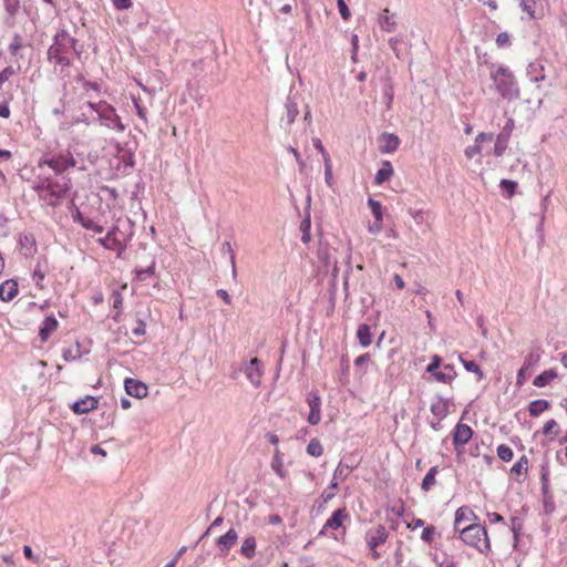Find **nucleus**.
Listing matches in <instances>:
<instances>
[{
	"label": "nucleus",
	"mask_w": 567,
	"mask_h": 567,
	"mask_svg": "<svg viewBox=\"0 0 567 567\" xmlns=\"http://www.w3.org/2000/svg\"><path fill=\"white\" fill-rule=\"evenodd\" d=\"M368 205L371 208V212H372V214L374 216V219L382 220L383 213H382V205H381V203L375 200V199H373V198H369L368 199Z\"/></svg>",
	"instance_id": "47"
},
{
	"label": "nucleus",
	"mask_w": 567,
	"mask_h": 567,
	"mask_svg": "<svg viewBox=\"0 0 567 567\" xmlns=\"http://www.w3.org/2000/svg\"><path fill=\"white\" fill-rule=\"evenodd\" d=\"M220 250L223 254L229 255L230 265H231V274H233V277L236 278V276H237L236 259H235V252L231 248L230 243L229 241L223 243Z\"/></svg>",
	"instance_id": "37"
},
{
	"label": "nucleus",
	"mask_w": 567,
	"mask_h": 567,
	"mask_svg": "<svg viewBox=\"0 0 567 567\" xmlns=\"http://www.w3.org/2000/svg\"><path fill=\"white\" fill-rule=\"evenodd\" d=\"M109 231L120 241V247H122V250L125 252L134 236V223L130 218L118 219Z\"/></svg>",
	"instance_id": "8"
},
{
	"label": "nucleus",
	"mask_w": 567,
	"mask_h": 567,
	"mask_svg": "<svg viewBox=\"0 0 567 567\" xmlns=\"http://www.w3.org/2000/svg\"><path fill=\"white\" fill-rule=\"evenodd\" d=\"M124 388L128 395L136 399H143L148 393V389L144 382L132 378L125 380Z\"/></svg>",
	"instance_id": "16"
},
{
	"label": "nucleus",
	"mask_w": 567,
	"mask_h": 567,
	"mask_svg": "<svg viewBox=\"0 0 567 567\" xmlns=\"http://www.w3.org/2000/svg\"><path fill=\"white\" fill-rule=\"evenodd\" d=\"M393 86L391 84L390 79L385 80L384 86H383V102L386 106V109H391L392 102H393Z\"/></svg>",
	"instance_id": "39"
},
{
	"label": "nucleus",
	"mask_w": 567,
	"mask_h": 567,
	"mask_svg": "<svg viewBox=\"0 0 567 567\" xmlns=\"http://www.w3.org/2000/svg\"><path fill=\"white\" fill-rule=\"evenodd\" d=\"M473 436V430L464 423H457L453 430L452 440L457 453Z\"/></svg>",
	"instance_id": "12"
},
{
	"label": "nucleus",
	"mask_w": 567,
	"mask_h": 567,
	"mask_svg": "<svg viewBox=\"0 0 567 567\" xmlns=\"http://www.w3.org/2000/svg\"><path fill=\"white\" fill-rule=\"evenodd\" d=\"M557 378V372L554 369H549L544 371L543 373L538 374L534 381L533 384L537 388H543L549 384V382Z\"/></svg>",
	"instance_id": "33"
},
{
	"label": "nucleus",
	"mask_w": 567,
	"mask_h": 567,
	"mask_svg": "<svg viewBox=\"0 0 567 567\" xmlns=\"http://www.w3.org/2000/svg\"><path fill=\"white\" fill-rule=\"evenodd\" d=\"M307 452H308V454H310L311 456H316V457H318V456L322 455V453H323V447H322V445H321L320 441H319V440H317V439H312V440L309 442L308 446H307Z\"/></svg>",
	"instance_id": "40"
},
{
	"label": "nucleus",
	"mask_w": 567,
	"mask_h": 567,
	"mask_svg": "<svg viewBox=\"0 0 567 567\" xmlns=\"http://www.w3.org/2000/svg\"><path fill=\"white\" fill-rule=\"evenodd\" d=\"M112 299H113V308L115 310H122V308H123V297H122L121 292H118L116 290L113 291Z\"/></svg>",
	"instance_id": "61"
},
{
	"label": "nucleus",
	"mask_w": 567,
	"mask_h": 567,
	"mask_svg": "<svg viewBox=\"0 0 567 567\" xmlns=\"http://www.w3.org/2000/svg\"><path fill=\"white\" fill-rule=\"evenodd\" d=\"M146 332V324L143 320L141 319H137L136 320V326L133 328L132 330V333L135 336V337H143Z\"/></svg>",
	"instance_id": "58"
},
{
	"label": "nucleus",
	"mask_w": 567,
	"mask_h": 567,
	"mask_svg": "<svg viewBox=\"0 0 567 567\" xmlns=\"http://www.w3.org/2000/svg\"><path fill=\"white\" fill-rule=\"evenodd\" d=\"M76 164L73 154L69 151H61L52 156H45L41 158L39 165H48L58 175L63 174L70 167H74Z\"/></svg>",
	"instance_id": "5"
},
{
	"label": "nucleus",
	"mask_w": 567,
	"mask_h": 567,
	"mask_svg": "<svg viewBox=\"0 0 567 567\" xmlns=\"http://www.w3.org/2000/svg\"><path fill=\"white\" fill-rule=\"evenodd\" d=\"M348 517L349 516L344 508L336 509L332 513V515L330 516V518H328L327 522L324 523L323 528L320 532V534H324L326 530L329 528H331V529L339 528L342 525L343 520Z\"/></svg>",
	"instance_id": "19"
},
{
	"label": "nucleus",
	"mask_w": 567,
	"mask_h": 567,
	"mask_svg": "<svg viewBox=\"0 0 567 567\" xmlns=\"http://www.w3.org/2000/svg\"><path fill=\"white\" fill-rule=\"evenodd\" d=\"M553 433L556 436L559 433V429H558L557 422L555 420H549L545 423V425L543 427V434L550 435Z\"/></svg>",
	"instance_id": "54"
},
{
	"label": "nucleus",
	"mask_w": 567,
	"mask_h": 567,
	"mask_svg": "<svg viewBox=\"0 0 567 567\" xmlns=\"http://www.w3.org/2000/svg\"><path fill=\"white\" fill-rule=\"evenodd\" d=\"M82 53L83 44H80L75 37L62 29L53 37V43L49 47L47 56L49 62L69 68L72 64L71 56L80 58Z\"/></svg>",
	"instance_id": "1"
},
{
	"label": "nucleus",
	"mask_w": 567,
	"mask_h": 567,
	"mask_svg": "<svg viewBox=\"0 0 567 567\" xmlns=\"http://www.w3.org/2000/svg\"><path fill=\"white\" fill-rule=\"evenodd\" d=\"M548 482H549V470L547 466H542V485H543V493L545 495L548 493Z\"/></svg>",
	"instance_id": "59"
},
{
	"label": "nucleus",
	"mask_w": 567,
	"mask_h": 567,
	"mask_svg": "<svg viewBox=\"0 0 567 567\" xmlns=\"http://www.w3.org/2000/svg\"><path fill=\"white\" fill-rule=\"evenodd\" d=\"M550 408V403L547 400L544 399H537L529 403L528 405V412L530 416H538L544 411L548 410Z\"/></svg>",
	"instance_id": "28"
},
{
	"label": "nucleus",
	"mask_w": 567,
	"mask_h": 567,
	"mask_svg": "<svg viewBox=\"0 0 567 567\" xmlns=\"http://www.w3.org/2000/svg\"><path fill=\"white\" fill-rule=\"evenodd\" d=\"M435 474H436V467H431L429 472L425 474L423 481H422V489L424 492H427L430 487L435 483Z\"/></svg>",
	"instance_id": "44"
},
{
	"label": "nucleus",
	"mask_w": 567,
	"mask_h": 567,
	"mask_svg": "<svg viewBox=\"0 0 567 567\" xmlns=\"http://www.w3.org/2000/svg\"><path fill=\"white\" fill-rule=\"evenodd\" d=\"M491 79L494 82L497 93L505 100L513 101L519 97L518 83L514 73L504 65H499L491 72Z\"/></svg>",
	"instance_id": "2"
},
{
	"label": "nucleus",
	"mask_w": 567,
	"mask_h": 567,
	"mask_svg": "<svg viewBox=\"0 0 567 567\" xmlns=\"http://www.w3.org/2000/svg\"><path fill=\"white\" fill-rule=\"evenodd\" d=\"M432 414L436 416L439 420H443L446 417L449 413L447 401H444L442 398H439L436 402H433L430 408Z\"/></svg>",
	"instance_id": "30"
},
{
	"label": "nucleus",
	"mask_w": 567,
	"mask_h": 567,
	"mask_svg": "<svg viewBox=\"0 0 567 567\" xmlns=\"http://www.w3.org/2000/svg\"><path fill=\"white\" fill-rule=\"evenodd\" d=\"M359 465V461L357 460L355 456L353 455H349V456H344L336 472H334V476H333V480L336 478H346L353 468H355L357 466ZM337 483L334 481L331 482V486H336Z\"/></svg>",
	"instance_id": "14"
},
{
	"label": "nucleus",
	"mask_w": 567,
	"mask_h": 567,
	"mask_svg": "<svg viewBox=\"0 0 567 567\" xmlns=\"http://www.w3.org/2000/svg\"><path fill=\"white\" fill-rule=\"evenodd\" d=\"M357 338L361 347L367 348L372 343L371 327L368 323H361L357 330Z\"/></svg>",
	"instance_id": "26"
},
{
	"label": "nucleus",
	"mask_w": 567,
	"mask_h": 567,
	"mask_svg": "<svg viewBox=\"0 0 567 567\" xmlns=\"http://www.w3.org/2000/svg\"><path fill=\"white\" fill-rule=\"evenodd\" d=\"M270 466L272 471L281 478L286 477V472L284 470V455L279 451V449L275 450Z\"/></svg>",
	"instance_id": "29"
},
{
	"label": "nucleus",
	"mask_w": 567,
	"mask_h": 567,
	"mask_svg": "<svg viewBox=\"0 0 567 567\" xmlns=\"http://www.w3.org/2000/svg\"><path fill=\"white\" fill-rule=\"evenodd\" d=\"M16 73L12 66H7L0 72V79L2 82H7Z\"/></svg>",
	"instance_id": "64"
},
{
	"label": "nucleus",
	"mask_w": 567,
	"mask_h": 567,
	"mask_svg": "<svg viewBox=\"0 0 567 567\" xmlns=\"http://www.w3.org/2000/svg\"><path fill=\"white\" fill-rule=\"evenodd\" d=\"M135 272L138 280H146L155 274V261L153 260L152 264L146 268L136 269Z\"/></svg>",
	"instance_id": "41"
},
{
	"label": "nucleus",
	"mask_w": 567,
	"mask_h": 567,
	"mask_svg": "<svg viewBox=\"0 0 567 567\" xmlns=\"http://www.w3.org/2000/svg\"><path fill=\"white\" fill-rule=\"evenodd\" d=\"M433 377L435 378V380H437L439 382H442V383H451L455 377H456V372H453V373H446V372H443V371H437L433 374Z\"/></svg>",
	"instance_id": "53"
},
{
	"label": "nucleus",
	"mask_w": 567,
	"mask_h": 567,
	"mask_svg": "<svg viewBox=\"0 0 567 567\" xmlns=\"http://www.w3.org/2000/svg\"><path fill=\"white\" fill-rule=\"evenodd\" d=\"M544 512L549 515L555 511L554 498H543Z\"/></svg>",
	"instance_id": "63"
},
{
	"label": "nucleus",
	"mask_w": 567,
	"mask_h": 567,
	"mask_svg": "<svg viewBox=\"0 0 567 567\" xmlns=\"http://www.w3.org/2000/svg\"><path fill=\"white\" fill-rule=\"evenodd\" d=\"M307 403L310 409L308 422L311 425H317L321 420V398L318 391H310L308 393Z\"/></svg>",
	"instance_id": "10"
},
{
	"label": "nucleus",
	"mask_w": 567,
	"mask_h": 567,
	"mask_svg": "<svg viewBox=\"0 0 567 567\" xmlns=\"http://www.w3.org/2000/svg\"><path fill=\"white\" fill-rule=\"evenodd\" d=\"M97 399L92 395H86L83 399L75 401L71 409L75 414H84L97 408Z\"/></svg>",
	"instance_id": "17"
},
{
	"label": "nucleus",
	"mask_w": 567,
	"mask_h": 567,
	"mask_svg": "<svg viewBox=\"0 0 567 567\" xmlns=\"http://www.w3.org/2000/svg\"><path fill=\"white\" fill-rule=\"evenodd\" d=\"M513 130H514V120L508 118L506 121V124L502 128V131L496 136L494 151H493V153L496 157H501L504 155V153L508 146V142H509Z\"/></svg>",
	"instance_id": "9"
},
{
	"label": "nucleus",
	"mask_w": 567,
	"mask_h": 567,
	"mask_svg": "<svg viewBox=\"0 0 567 567\" xmlns=\"http://www.w3.org/2000/svg\"><path fill=\"white\" fill-rule=\"evenodd\" d=\"M380 28L385 32H393L396 28V22L393 17L389 16V9H384L379 18Z\"/></svg>",
	"instance_id": "32"
},
{
	"label": "nucleus",
	"mask_w": 567,
	"mask_h": 567,
	"mask_svg": "<svg viewBox=\"0 0 567 567\" xmlns=\"http://www.w3.org/2000/svg\"><path fill=\"white\" fill-rule=\"evenodd\" d=\"M528 460L523 455L512 467V474L519 476L523 472L527 471Z\"/></svg>",
	"instance_id": "48"
},
{
	"label": "nucleus",
	"mask_w": 567,
	"mask_h": 567,
	"mask_svg": "<svg viewBox=\"0 0 567 567\" xmlns=\"http://www.w3.org/2000/svg\"><path fill=\"white\" fill-rule=\"evenodd\" d=\"M19 246L22 250L23 255L29 257L32 256L37 251V241L32 234L23 233L19 234Z\"/></svg>",
	"instance_id": "18"
},
{
	"label": "nucleus",
	"mask_w": 567,
	"mask_h": 567,
	"mask_svg": "<svg viewBox=\"0 0 567 567\" xmlns=\"http://www.w3.org/2000/svg\"><path fill=\"white\" fill-rule=\"evenodd\" d=\"M62 358L64 361L69 362V361H74V360H78L81 358V353H80V343L76 342V352L74 353L73 352V349L72 348H65L63 349L62 351Z\"/></svg>",
	"instance_id": "49"
},
{
	"label": "nucleus",
	"mask_w": 567,
	"mask_h": 567,
	"mask_svg": "<svg viewBox=\"0 0 567 567\" xmlns=\"http://www.w3.org/2000/svg\"><path fill=\"white\" fill-rule=\"evenodd\" d=\"M244 372L246 378L255 388H258L261 384V369L260 360L258 358H252L247 362L244 368Z\"/></svg>",
	"instance_id": "15"
},
{
	"label": "nucleus",
	"mask_w": 567,
	"mask_h": 567,
	"mask_svg": "<svg viewBox=\"0 0 567 567\" xmlns=\"http://www.w3.org/2000/svg\"><path fill=\"white\" fill-rule=\"evenodd\" d=\"M435 535V528L433 526L425 527L421 534V539L425 543H432Z\"/></svg>",
	"instance_id": "57"
},
{
	"label": "nucleus",
	"mask_w": 567,
	"mask_h": 567,
	"mask_svg": "<svg viewBox=\"0 0 567 567\" xmlns=\"http://www.w3.org/2000/svg\"><path fill=\"white\" fill-rule=\"evenodd\" d=\"M79 82H82V85L85 91H89V90L100 91V84L96 82H91L83 78H79Z\"/></svg>",
	"instance_id": "62"
},
{
	"label": "nucleus",
	"mask_w": 567,
	"mask_h": 567,
	"mask_svg": "<svg viewBox=\"0 0 567 567\" xmlns=\"http://www.w3.org/2000/svg\"><path fill=\"white\" fill-rule=\"evenodd\" d=\"M511 523V529L513 532L514 537V546L516 547L518 543L519 533L523 528V522L519 517H512Z\"/></svg>",
	"instance_id": "43"
},
{
	"label": "nucleus",
	"mask_w": 567,
	"mask_h": 567,
	"mask_svg": "<svg viewBox=\"0 0 567 567\" xmlns=\"http://www.w3.org/2000/svg\"><path fill=\"white\" fill-rule=\"evenodd\" d=\"M18 295V282L8 279L0 285V299L2 301H11Z\"/></svg>",
	"instance_id": "21"
},
{
	"label": "nucleus",
	"mask_w": 567,
	"mask_h": 567,
	"mask_svg": "<svg viewBox=\"0 0 567 567\" xmlns=\"http://www.w3.org/2000/svg\"><path fill=\"white\" fill-rule=\"evenodd\" d=\"M526 75L534 83L544 81L546 79L545 68L540 62H530L526 68Z\"/></svg>",
	"instance_id": "22"
},
{
	"label": "nucleus",
	"mask_w": 567,
	"mask_h": 567,
	"mask_svg": "<svg viewBox=\"0 0 567 567\" xmlns=\"http://www.w3.org/2000/svg\"><path fill=\"white\" fill-rule=\"evenodd\" d=\"M499 186L508 195V197H512L515 194L518 185L514 181L502 179Z\"/></svg>",
	"instance_id": "51"
},
{
	"label": "nucleus",
	"mask_w": 567,
	"mask_h": 567,
	"mask_svg": "<svg viewBox=\"0 0 567 567\" xmlns=\"http://www.w3.org/2000/svg\"><path fill=\"white\" fill-rule=\"evenodd\" d=\"M475 513L468 506H461L455 512L454 530L458 532L465 525L477 523Z\"/></svg>",
	"instance_id": "13"
},
{
	"label": "nucleus",
	"mask_w": 567,
	"mask_h": 567,
	"mask_svg": "<svg viewBox=\"0 0 567 567\" xmlns=\"http://www.w3.org/2000/svg\"><path fill=\"white\" fill-rule=\"evenodd\" d=\"M513 455H514L513 450L509 446H507L505 444H501L497 446V456L502 461L509 462V461H512Z\"/></svg>",
	"instance_id": "45"
},
{
	"label": "nucleus",
	"mask_w": 567,
	"mask_h": 567,
	"mask_svg": "<svg viewBox=\"0 0 567 567\" xmlns=\"http://www.w3.org/2000/svg\"><path fill=\"white\" fill-rule=\"evenodd\" d=\"M58 320L53 316L44 318L41 323L39 336L42 341L48 340L50 334L58 328Z\"/></svg>",
	"instance_id": "25"
},
{
	"label": "nucleus",
	"mask_w": 567,
	"mask_h": 567,
	"mask_svg": "<svg viewBox=\"0 0 567 567\" xmlns=\"http://www.w3.org/2000/svg\"><path fill=\"white\" fill-rule=\"evenodd\" d=\"M388 537L389 533L386 528L382 525H378L377 527L370 528L365 533V542L371 550H374L377 549L378 546L384 544Z\"/></svg>",
	"instance_id": "11"
},
{
	"label": "nucleus",
	"mask_w": 567,
	"mask_h": 567,
	"mask_svg": "<svg viewBox=\"0 0 567 567\" xmlns=\"http://www.w3.org/2000/svg\"><path fill=\"white\" fill-rule=\"evenodd\" d=\"M542 353H543V350L540 349V347H533L529 350V352L527 353V355L525 357L524 364H523V365H525V369H530L534 365H536L540 360Z\"/></svg>",
	"instance_id": "34"
},
{
	"label": "nucleus",
	"mask_w": 567,
	"mask_h": 567,
	"mask_svg": "<svg viewBox=\"0 0 567 567\" xmlns=\"http://www.w3.org/2000/svg\"><path fill=\"white\" fill-rule=\"evenodd\" d=\"M494 138L493 133H480L475 138V144L465 148L464 153L467 158H473L475 155L482 152L481 144L483 142H491Z\"/></svg>",
	"instance_id": "20"
},
{
	"label": "nucleus",
	"mask_w": 567,
	"mask_h": 567,
	"mask_svg": "<svg viewBox=\"0 0 567 567\" xmlns=\"http://www.w3.org/2000/svg\"><path fill=\"white\" fill-rule=\"evenodd\" d=\"M7 14L11 18L16 17L21 8L20 0H2Z\"/></svg>",
	"instance_id": "38"
},
{
	"label": "nucleus",
	"mask_w": 567,
	"mask_h": 567,
	"mask_svg": "<svg viewBox=\"0 0 567 567\" xmlns=\"http://www.w3.org/2000/svg\"><path fill=\"white\" fill-rule=\"evenodd\" d=\"M71 188V179L63 178L62 182L51 181L48 186V192L44 197V202L47 205L56 207L61 204V202L65 198L66 194Z\"/></svg>",
	"instance_id": "7"
},
{
	"label": "nucleus",
	"mask_w": 567,
	"mask_h": 567,
	"mask_svg": "<svg viewBox=\"0 0 567 567\" xmlns=\"http://www.w3.org/2000/svg\"><path fill=\"white\" fill-rule=\"evenodd\" d=\"M87 106L97 115V121L102 126H105L117 133H123L126 125L122 122L114 106L106 101L87 102Z\"/></svg>",
	"instance_id": "4"
},
{
	"label": "nucleus",
	"mask_w": 567,
	"mask_h": 567,
	"mask_svg": "<svg viewBox=\"0 0 567 567\" xmlns=\"http://www.w3.org/2000/svg\"><path fill=\"white\" fill-rule=\"evenodd\" d=\"M96 243L104 247L107 250H113L116 252L117 258H122L124 251L122 250V247H120V241L115 239L110 231L104 237H100L96 239Z\"/></svg>",
	"instance_id": "23"
},
{
	"label": "nucleus",
	"mask_w": 567,
	"mask_h": 567,
	"mask_svg": "<svg viewBox=\"0 0 567 567\" xmlns=\"http://www.w3.org/2000/svg\"><path fill=\"white\" fill-rule=\"evenodd\" d=\"M538 1L539 0H519V6L530 18H535V7Z\"/></svg>",
	"instance_id": "50"
},
{
	"label": "nucleus",
	"mask_w": 567,
	"mask_h": 567,
	"mask_svg": "<svg viewBox=\"0 0 567 567\" xmlns=\"http://www.w3.org/2000/svg\"><path fill=\"white\" fill-rule=\"evenodd\" d=\"M460 360L463 363V367L467 372L475 373L477 375L478 381L483 380L484 372L482 371V369L480 368V365L476 362H474L472 360H465L462 358V355L460 357Z\"/></svg>",
	"instance_id": "36"
},
{
	"label": "nucleus",
	"mask_w": 567,
	"mask_h": 567,
	"mask_svg": "<svg viewBox=\"0 0 567 567\" xmlns=\"http://www.w3.org/2000/svg\"><path fill=\"white\" fill-rule=\"evenodd\" d=\"M382 138L385 141V144L381 146L382 153H392L396 151L400 144V140L396 135L390 133H383Z\"/></svg>",
	"instance_id": "31"
},
{
	"label": "nucleus",
	"mask_w": 567,
	"mask_h": 567,
	"mask_svg": "<svg viewBox=\"0 0 567 567\" xmlns=\"http://www.w3.org/2000/svg\"><path fill=\"white\" fill-rule=\"evenodd\" d=\"M393 174V167L389 161H384L381 168L377 172L374 176V183L377 185H381L386 182Z\"/></svg>",
	"instance_id": "27"
},
{
	"label": "nucleus",
	"mask_w": 567,
	"mask_h": 567,
	"mask_svg": "<svg viewBox=\"0 0 567 567\" xmlns=\"http://www.w3.org/2000/svg\"><path fill=\"white\" fill-rule=\"evenodd\" d=\"M340 16L342 19L348 20L351 16L350 10L344 0H337Z\"/></svg>",
	"instance_id": "60"
},
{
	"label": "nucleus",
	"mask_w": 567,
	"mask_h": 567,
	"mask_svg": "<svg viewBox=\"0 0 567 567\" xmlns=\"http://www.w3.org/2000/svg\"><path fill=\"white\" fill-rule=\"evenodd\" d=\"M301 104H303L301 94L290 91L285 102V114L280 120V124L285 130H288L299 115Z\"/></svg>",
	"instance_id": "6"
},
{
	"label": "nucleus",
	"mask_w": 567,
	"mask_h": 567,
	"mask_svg": "<svg viewBox=\"0 0 567 567\" xmlns=\"http://www.w3.org/2000/svg\"><path fill=\"white\" fill-rule=\"evenodd\" d=\"M496 44L498 48H505L511 45V35L507 32H501L496 38Z\"/></svg>",
	"instance_id": "56"
},
{
	"label": "nucleus",
	"mask_w": 567,
	"mask_h": 567,
	"mask_svg": "<svg viewBox=\"0 0 567 567\" xmlns=\"http://www.w3.org/2000/svg\"><path fill=\"white\" fill-rule=\"evenodd\" d=\"M441 362H442L441 357H439L437 354H434L431 359L430 364L426 367V372L431 373L433 375L435 372H437V369L440 368Z\"/></svg>",
	"instance_id": "55"
},
{
	"label": "nucleus",
	"mask_w": 567,
	"mask_h": 567,
	"mask_svg": "<svg viewBox=\"0 0 567 567\" xmlns=\"http://www.w3.org/2000/svg\"><path fill=\"white\" fill-rule=\"evenodd\" d=\"M460 533L462 542L475 548L478 553L487 555L491 551V543L487 536V530L481 523H472L465 525Z\"/></svg>",
	"instance_id": "3"
},
{
	"label": "nucleus",
	"mask_w": 567,
	"mask_h": 567,
	"mask_svg": "<svg viewBox=\"0 0 567 567\" xmlns=\"http://www.w3.org/2000/svg\"><path fill=\"white\" fill-rule=\"evenodd\" d=\"M237 538V532L230 528L225 535L220 536L216 540V545L223 553H228V550L236 544Z\"/></svg>",
	"instance_id": "24"
},
{
	"label": "nucleus",
	"mask_w": 567,
	"mask_h": 567,
	"mask_svg": "<svg viewBox=\"0 0 567 567\" xmlns=\"http://www.w3.org/2000/svg\"><path fill=\"white\" fill-rule=\"evenodd\" d=\"M22 38L20 34L16 33L12 38V41L9 44V51L12 55H17L19 50L22 48Z\"/></svg>",
	"instance_id": "52"
},
{
	"label": "nucleus",
	"mask_w": 567,
	"mask_h": 567,
	"mask_svg": "<svg viewBox=\"0 0 567 567\" xmlns=\"http://www.w3.org/2000/svg\"><path fill=\"white\" fill-rule=\"evenodd\" d=\"M310 215L307 214L306 218L301 221L300 230L302 231L301 241L307 244L310 241Z\"/></svg>",
	"instance_id": "42"
},
{
	"label": "nucleus",
	"mask_w": 567,
	"mask_h": 567,
	"mask_svg": "<svg viewBox=\"0 0 567 567\" xmlns=\"http://www.w3.org/2000/svg\"><path fill=\"white\" fill-rule=\"evenodd\" d=\"M50 182V179H44L33 185V190L38 194L40 200L42 202H44Z\"/></svg>",
	"instance_id": "46"
},
{
	"label": "nucleus",
	"mask_w": 567,
	"mask_h": 567,
	"mask_svg": "<svg viewBox=\"0 0 567 567\" xmlns=\"http://www.w3.org/2000/svg\"><path fill=\"white\" fill-rule=\"evenodd\" d=\"M240 553L248 559H251L256 554V539L254 536L246 537L243 542Z\"/></svg>",
	"instance_id": "35"
}]
</instances>
